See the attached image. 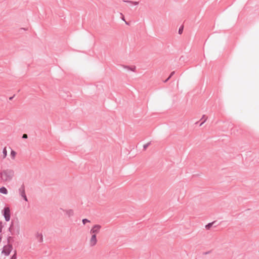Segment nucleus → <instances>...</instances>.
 I'll list each match as a JSON object with an SVG mask.
<instances>
[{"label": "nucleus", "mask_w": 259, "mask_h": 259, "mask_svg": "<svg viewBox=\"0 0 259 259\" xmlns=\"http://www.w3.org/2000/svg\"><path fill=\"white\" fill-rule=\"evenodd\" d=\"M16 155V153L14 151L12 150L11 152L10 155L13 159H15Z\"/></svg>", "instance_id": "8"}, {"label": "nucleus", "mask_w": 259, "mask_h": 259, "mask_svg": "<svg viewBox=\"0 0 259 259\" xmlns=\"http://www.w3.org/2000/svg\"><path fill=\"white\" fill-rule=\"evenodd\" d=\"M135 69H136V67H134L133 68H131V70L133 71H135Z\"/></svg>", "instance_id": "18"}, {"label": "nucleus", "mask_w": 259, "mask_h": 259, "mask_svg": "<svg viewBox=\"0 0 259 259\" xmlns=\"http://www.w3.org/2000/svg\"><path fill=\"white\" fill-rule=\"evenodd\" d=\"M6 175H7V172H6V171H4V172L2 174V178H3L4 180H5V181L8 180L7 178H6Z\"/></svg>", "instance_id": "9"}, {"label": "nucleus", "mask_w": 259, "mask_h": 259, "mask_svg": "<svg viewBox=\"0 0 259 259\" xmlns=\"http://www.w3.org/2000/svg\"><path fill=\"white\" fill-rule=\"evenodd\" d=\"M211 224H209L208 225L206 226V228H209L211 226Z\"/></svg>", "instance_id": "17"}, {"label": "nucleus", "mask_w": 259, "mask_h": 259, "mask_svg": "<svg viewBox=\"0 0 259 259\" xmlns=\"http://www.w3.org/2000/svg\"><path fill=\"white\" fill-rule=\"evenodd\" d=\"M10 99V100L12 99V97L10 98V99Z\"/></svg>", "instance_id": "23"}, {"label": "nucleus", "mask_w": 259, "mask_h": 259, "mask_svg": "<svg viewBox=\"0 0 259 259\" xmlns=\"http://www.w3.org/2000/svg\"><path fill=\"white\" fill-rule=\"evenodd\" d=\"M174 73H175V72H174V71L170 73V76H169V77L167 78V80H168V79H169V78H170L172 75H173V74H174Z\"/></svg>", "instance_id": "15"}, {"label": "nucleus", "mask_w": 259, "mask_h": 259, "mask_svg": "<svg viewBox=\"0 0 259 259\" xmlns=\"http://www.w3.org/2000/svg\"><path fill=\"white\" fill-rule=\"evenodd\" d=\"M101 226L99 225H94L90 231V233L92 235L96 236L98 233H99Z\"/></svg>", "instance_id": "1"}, {"label": "nucleus", "mask_w": 259, "mask_h": 259, "mask_svg": "<svg viewBox=\"0 0 259 259\" xmlns=\"http://www.w3.org/2000/svg\"><path fill=\"white\" fill-rule=\"evenodd\" d=\"M3 215L5 217V219L7 222L10 220V209L9 207H5L3 210Z\"/></svg>", "instance_id": "2"}, {"label": "nucleus", "mask_w": 259, "mask_h": 259, "mask_svg": "<svg viewBox=\"0 0 259 259\" xmlns=\"http://www.w3.org/2000/svg\"><path fill=\"white\" fill-rule=\"evenodd\" d=\"M88 222H90V221H89V220H87V219H83V220H82V223H83V224L84 225V224H85L87 223H88Z\"/></svg>", "instance_id": "13"}, {"label": "nucleus", "mask_w": 259, "mask_h": 259, "mask_svg": "<svg viewBox=\"0 0 259 259\" xmlns=\"http://www.w3.org/2000/svg\"><path fill=\"white\" fill-rule=\"evenodd\" d=\"M18 31H21V30H23V31H29V28L28 27H27V28H23V27H21V28H19V29L18 30Z\"/></svg>", "instance_id": "11"}, {"label": "nucleus", "mask_w": 259, "mask_h": 259, "mask_svg": "<svg viewBox=\"0 0 259 259\" xmlns=\"http://www.w3.org/2000/svg\"><path fill=\"white\" fill-rule=\"evenodd\" d=\"M97 243V236L91 235V237L89 240V245L91 247L95 246Z\"/></svg>", "instance_id": "3"}, {"label": "nucleus", "mask_w": 259, "mask_h": 259, "mask_svg": "<svg viewBox=\"0 0 259 259\" xmlns=\"http://www.w3.org/2000/svg\"><path fill=\"white\" fill-rule=\"evenodd\" d=\"M0 192L6 194H7L8 191L6 188L2 187L0 188Z\"/></svg>", "instance_id": "6"}, {"label": "nucleus", "mask_w": 259, "mask_h": 259, "mask_svg": "<svg viewBox=\"0 0 259 259\" xmlns=\"http://www.w3.org/2000/svg\"><path fill=\"white\" fill-rule=\"evenodd\" d=\"M3 158H6L7 155V151L6 150V148H5L3 149Z\"/></svg>", "instance_id": "10"}, {"label": "nucleus", "mask_w": 259, "mask_h": 259, "mask_svg": "<svg viewBox=\"0 0 259 259\" xmlns=\"http://www.w3.org/2000/svg\"><path fill=\"white\" fill-rule=\"evenodd\" d=\"M12 259H16V257H15V256H13L12 257Z\"/></svg>", "instance_id": "19"}, {"label": "nucleus", "mask_w": 259, "mask_h": 259, "mask_svg": "<svg viewBox=\"0 0 259 259\" xmlns=\"http://www.w3.org/2000/svg\"><path fill=\"white\" fill-rule=\"evenodd\" d=\"M27 138V135L26 134H24L23 135V138Z\"/></svg>", "instance_id": "16"}, {"label": "nucleus", "mask_w": 259, "mask_h": 259, "mask_svg": "<svg viewBox=\"0 0 259 259\" xmlns=\"http://www.w3.org/2000/svg\"><path fill=\"white\" fill-rule=\"evenodd\" d=\"M183 30H184V26L181 25L179 28L178 32H183Z\"/></svg>", "instance_id": "12"}, {"label": "nucleus", "mask_w": 259, "mask_h": 259, "mask_svg": "<svg viewBox=\"0 0 259 259\" xmlns=\"http://www.w3.org/2000/svg\"><path fill=\"white\" fill-rule=\"evenodd\" d=\"M67 212L70 215H72L73 214V211L71 210H68Z\"/></svg>", "instance_id": "14"}, {"label": "nucleus", "mask_w": 259, "mask_h": 259, "mask_svg": "<svg viewBox=\"0 0 259 259\" xmlns=\"http://www.w3.org/2000/svg\"><path fill=\"white\" fill-rule=\"evenodd\" d=\"M40 238H41V240H42V235H40Z\"/></svg>", "instance_id": "20"}, {"label": "nucleus", "mask_w": 259, "mask_h": 259, "mask_svg": "<svg viewBox=\"0 0 259 259\" xmlns=\"http://www.w3.org/2000/svg\"><path fill=\"white\" fill-rule=\"evenodd\" d=\"M125 23H126V24H127V25H129L128 23V22H126V21H125Z\"/></svg>", "instance_id": "21"}, {"label": "nucleus", "mask_w": 259, "mask_h": 259, "mask_svg": "<svg viewBox=\"0 0 259 259\" xmlns=\"http://www.w3.org/2000/svg\"><path fill=\"white\" fill-rule=\"evenodd\" d=\"M21 195L24 198V199H25V201H27V199L26 196L25 194V191H24V189H23L22 190Z\"/></svg>", "instance_id": "7"}, {"label": "nucleus", "mask_w": 259, "mask_h": 259, "mask_svg": "<svg viewBox=\"0 0 259 259\" xmlns=\"http://www.w3.org/2000/svg\"><path fill=\"white\" fill-rule=\"evenodd\" d=\"M12 250V246L10 245H7L4 247L2 253L5 255H8Z\"/></svg>", "instance_id": "4"}, {"label": "nucleus", "mask_w": 259, "mask_h": 259, "mask_svg": "<svg viewBox=\"0 0 259 259\" xmlns=\"http://www.w3.org/2000/svg\"><path fill=\"white\" fill-rule=\"evenodd\" d=\"M123 2L124 3H130V4H133L134 5H138L139 4V2H133V1H123Z\"/></svg>", "instance_id": "5"}, {"label": "nucleus", "mask_w": 259, "mask_h": 259, "mask_svg": "<svg viewBox=\"0 0 259 259\" xmlns=\"http://www.w3.org/2000/svg\"><path fill=\"white\" fill-rule=\"evenodd\" d=\"M122 19L123 20L125 21V20H124V17H123V18H122Z\"/></svg>", "instance_id": "22"}]
</instances>
